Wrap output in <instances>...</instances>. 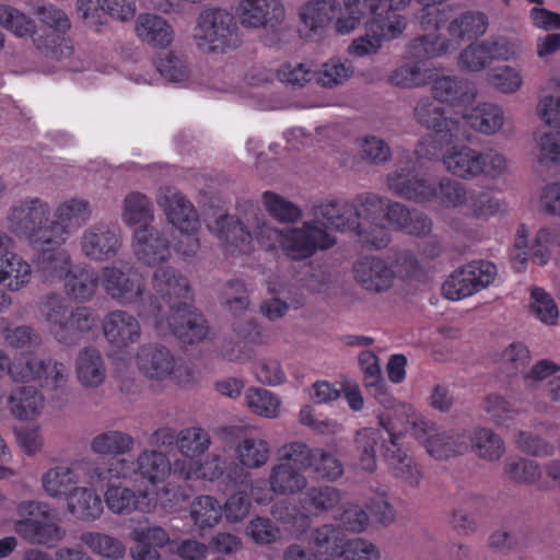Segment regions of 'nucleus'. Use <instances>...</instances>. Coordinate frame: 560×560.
<instances>
[{
  "label": "nucleus",
  "mask_w": 560,
  "mask_h": 560,
  "mask_svg": "<svg viewBox=\"0 0 560 560\" xmlns=\"http://www.w3.org/2000/svg\"><path fill=\"white\" fill-rule=\"evenodd\" d=\"M396 422H377V428H364L358 431L355 443L361 450L360 467L373 471L376 467V446L381 442V453L396 478L409 486L419 485L422 472L405 447L406 434L396 432Z\"/></svg>",
  "instance_id": "obj_1"
},
{
  "label": "nucleus",
  "mask_w": 560,
  "mask_h": 560,
  "mask_svg": "<svg viewBox=\"0 0 560 560\" xmlns=\"http://www.w3.org/2000/svg\"><path fill=\"white\" fill-rule=\"evenodd\" d=\"M7 222L10 232L25 237L35 249L65 242L62 228L51 218L49 203L39 197H27L13 203Z\"/></svg>",
  "instance_id": "obj_2"
},
{
  "label": "nucleus",
  "mask_w": 560,
  "mask_h": 560,
  "mask_svg": "<svg viewBox=\"0 0 560 560\" xmlns=\"http://www.w3.org/2000/svg\"><path fill=\"white\" fill-rule=\"evenodd\" d=\"M39 313L47 324L48 332L67 348L78 346L98 322L94 310L86 306L70 307L58 293H49L40 299Z\"/></svg>",
  "instance_id": "obj_3"
},
{
  "label": "nucleus",
  "mask_w": 560,
  "mask_h": 560,
  "mask_svg": "<svg viewBox=\"0 0 560 560\" xmlns=\"http://www.w3.org/2000/svg\"><path fill=\"white\" fill-rule=\"evenodd\" d=\"M135 471V463L117 459L109 467H97L91 474L96 483H107L104 494L107 508L115 514H129L132 511L150 512L155 506V500L148 492H135L128 488L112 486L114 480L127 478Z\"/></svg>",
  "instance_id": "obj_4"
},
{
  "label": "nucleus",
  "mask_w": 560,
  "mask_h": 560,
  "mask_svg": "<svg viewBox=\"0 0 560 560\" xmlns=\"http://www.w3.org/2000/svg\"><path fill=\"white\" fill-rule=\"evenodd\" d=\"M237 31L233 14L223 9H206L198 15L194 38L200 49L225 52L241 45Z\"/></svg>",
  "instance_id": "obj_5"
},
{
  "label": "nucleus",
  "mask_w": 560,
  "mask_h": 560,
  "mask_svg": "<svg viewBox=\"0 0 560 560\" xmlns=\"http://www.w3.org/2000/svg\"><path fill=\"white\" fill-rule=\"evenodd\" d=\"M443 163L448 172L460 178H474L480 175L498 177L506 172L504 155L493 150L481 152L468 145L453 147L444 156Z\"/></svg>",
  "instance_id": "obj_6"
},
{
  "label": "nucleus",
  "mask_w": 560,
  "mask_h": 560,
  "mask_svg": "<svg viewBox=\"0 0 560 560\" xmlns=\"http://www.w3.org/2000/svg\"><path fill=\"white\" fill-rule=\"evenodd\" d=\"M136 362L139 371L150 380L172 378L179 385L192 381L191 370L185 364L177 363L174 354L159 343L142 346L137 353Z\"/></svg>",
  "instance_id": "obj_7"
},
{
  "label": "nucleus",
  "mask_w": 560,
  "mask_h": 560,
  "mask_svg": "<svg viewBox=\"0 0 560 560\" xmlns=\"http://www.w3.org/2000/svg\"><path fill=\"white\" fill-rule=\"evenodd\" d=\"M21 520L14 528L25 540L32 544L45 545L62 538V529L52 521L48 505L36 501H25L19 505Z\"/></svg>",
  "instance_id": "obj_8"
},
{
  "label": "nucleus",
  "mask_w": 560,
  "mask_h": 560,
  "mask_svg": "<svg viewBox=\"0 0 560 560\" xmlns=\"http://www.w3.org/2000/svg\"><path fill=\"white\" fill-rule=\"evenodd\" d=\"M497 275L495 266L486 260L471 261L455 270L442 285L448 300H462L488 287Z\"/></svg>",
  "instance_id": "obj_9"
},
{
  "label": "nucleus",
  "mask_w": 560,
  "mask_h": 560,
  "mask_svg": "<svg viewBox=\"0 0 560 560\" xmlns=\"http://www.w3.org/2000/svg\"><path fill=\"white\" fill-rule=\"evenodd\" d=\"M122 245L120 229L104 221L96 222L85 229L80 240L82 253L95 261L114 258Z\"/></svg>",
  "instance_id": "obj_10"
},
{
  "label": "nucleus",
  "mask_w": 560,
  "mask_h": 560,
  "mask_svg": "<svg viewBox=\"0 0 560 560\" xmlns=\"http://www.w3.org/2000/svg\"><path fill=\"white\" fill-rule=\"evenodd\" d=\"M155 201L163 210L167 222L180 233L197 232L200 226L197 210L175 187H160L155 195Z\"/></svg>",
  "instance_id": "obj_11"
},
{
  "label": "nucleus",
  "mask_w": 560,
  "mask_h": 560,
  "mask_svg": "<svg viewBox=\"0 0 560 560\" xmlns=\"http://www.w3.org/2000/svg\"><path fill=\"white\" fill-rule=\"evenodd\" d=\"M268 482L270 489L267 490L265 481H258L252 487V494L258 504H266L272 500V493L281 495L295 494L306 487V478L299 469L293 468L292 464L281 462L275 465L269 474Z\"/></svg>",
  "instance_id": "obj_12"
},
{
  "label": "nucleus",
  "mask_w": 560,
  "mask_h": 560,
  "mask_svg": "<svg viewBox=\"0 0 560 560\" xmlns=\"http://www.w3.org/2000/svg\"><path fill=\"white\" fill-rule=\"evenodd\" d=\"M411 434L424 446L429 455L438 460H446L468 450L467 439L463 434L448 435L445 432L431 433V422H405Z\"/></svg>",
  "instance_id": "obj_13"
},
{
  "label": "nucleus",
  "mask_w": 560,
  "mask_h": 560,
  "mask_svg": "<svg viewBox=\"0 0 560 560\" xmlns=\"http://www.w3.org/2000/svg\"><path fill=\"white\" fill-rule=\"evenodd\" d=\"M152 288L170 311L191 303L192 295L188 279L173 267L158 268L152 276Z\"/></svg>",
  "instance_id": "obj_14"
},
{
  "label": "nucleus",
  "mask_w": 560,
  "mask_h": 560,
  "mask_svg": "<svg viewBox=\"0 0 560 560\" xmlns=\"http://www.w3.org/2000/svg\"><path fill=\"white\" fill-rule=\"evenodd\" d=\"M335 244L324 229L315 224L305 223L303 229L292 230L285 234L281 246L293 260L311 257L317 249H328Z\"/></svg>",
  "instance_id": "obj_15"
},
{
  "label": "nucleus",
  "mask_w": 560,
  "mask_h": 560,
  "mask_svg": "<svg viewBox=\"0 0 560 560\" xmlns=\"http://www.w3.org/2000/svg\"><path fill=\"white\" fill-rule=\"evenodd\" d=\"M133 253L147 266H158L171 257V243L156 228L149 226L133 231Z\"/></svg>",
  "instance_id": "obj_16"
},
{
  "label": "nucleus",
  "mask_w": 560,
  "mask_h": 560,
  "mask_svg": "<svg viewBox=\"0 0 560 560\" xmlns=\"http://www.w3.org/2000/svg\"><path fill=\"white\" fill-rule=\"evenodd\" d=\"M252 214L248 208L242 218L233 214H222L211 228L219 240L242 254L250 252L252 244Z\"/></svg>",
  "instance_id": "obj_17"
},
{
  "label": "nucleus",
  "mask_w": 560,
  "mask_h": 560,
  "mask_svg": "<svg viewBox=\"0 0 560 560\" xmlns=\"http://www.w3.org/2000/svg\"><path fill=\"white\" fill-rule=\"evenodd\" d=\"M237 14L241 24L248 28H275L285 18L284 7L279 0H242Z\"/></svg>",
  "instance_id": "obj_18"
},
{
  "label": "nucleus",
  "mask_w": 560,
  "mask_h": 560,
  "mask_svg": "<svg viewBox=\"0 0 560 560\" xmlns=\"http://www.w3.org/2000/svg\"><path fill=\"white\" fill-rule=\"evenodd\" d=\"M413 114L416 120L424 128L435 132L440 140L445 143L453 142L458 136V121L445 116L443 107L436 100L429 97L417 102Z\"/></svg>",
  "instance_id": "obj_19"
},
{
  "label": "nucleus",
  "mask_w": 560,
  "mask_h": 560,
  "mask_svg": "<svg viewBox=\"0 0 560 560\" xmlns=\"http://www.w3.org/2000/svg\"><path fill=\"white\" fill-rule=\"evenodd\" d=\"M168 326L172 334L186 345L201 342L209 334L206 318L191 308V303L171 311Z\"/></svg>",
  "instance_id": "obj_20"
},
{
  "label": "nucleus",
  "mask_w": 560,
  "mask_h": 560,
  "mask_svg": "<svg viewBox=\"0 0 560 560\" xmlns=\"http://www.w3.org/2000/svg\"><path fill=\"white\" fill-rule=\"evenodd\" d=\"M106 340L118 349L139 341L141 327L138 319L126 311L117 310L107 314L103 322Z\"/></svg>",
  "instance_id": "obj_21"
},
{
  "label": "nucleus",
  "mask_w": 560,
  "mask_h": 560,
  "mask_svg": "<svg viewBox=\"0 0 560 560\" xmlns=\"http://www.w3.org/2000/svg\"><path fill=\"white\" fill-rule=\"evenodd\" d=\"M102 281L106 293L122 304L137 302L144 291L137 275L125 272L114 266L103 268Z\"/></svg>",
  "instance_id": "obj_22"
},
{
  "label": "nucleus",
  "mask_w": 560,
  "mask_h": 560,
  "mask_svg": "<svg viewBox=\"0 0 560 560\" xmlns=\"http://www.w3.org/2000/svg\"><path fill=\"white\" fill-rule=\"evenodd\" d=\"M353 272L362 288L376 293L387 291L395 279L394 269L377 257H363L354 264Z\"/></svg>",
  "instance_id": "obj_23"
},
{
  "label": "nucleus",
  "mask_w": 560,
  "mask_h": 560,
  "mask_svg": "<svg viewBox=\"0 0 560 560\" xmlns=\"http://www.w3.org/2000/svg\"><path fill=\"white\" fill-rule=\"evenodd\" d=\"M389 189L397 196L424 202L436 194V187L413 174L410 167H400L387 176Z\"/></svg>",
  "instance_id": "obj_24"
},
{
  "label": "nucleus",
  "mask_w": 560,
  "mask_h": 560,
  "mask_svg": "<svg viewBox=\"0 0 560 560\" xmlns=\"http://www.w3.org/2000/svg\"><path fill=\"white\" fill-rule=\"evenodd\" d=\"M509 49L504 38H489L470 44L459 55V65L470 71H480L494 59L505 58Z\"/></svg>",
  "instance_id": "obj_25"
},
{
  "label": "nucleus",
  "mask_w": 560,
  "mask_h": 560,
  "mask_svg": "<svg viewBox=\"0 0 560 560\" xmlns=\"http://www.w3.org/2000/svg\"><path fill=\"white\" fill-rule=\"evenodd\" d=\"M38 254L34 259L35 272L44 282H56L65 279L71 269V259L69 254L56 246L39 247Z\"/></svg>",
  "instance_id": "obj_26"
},
{
  "label": "nucleus",
  "mask_w": 560,
  "mask_h": 560,
  "mask_svg": "<svg viewBox=\"0 0 560 560\" xmlns=\"http://www.w3.org/2000/svg\"><path fill=\"white\" fill-rule=\"evenodd\" d=\"M154 206L152 200L143 192L129 191L121 202V220L129 226L144 229L152 226L154 221Z\"/></svg>",
  "instance_id": "obj_27"
},
{
  "label": "nucleus",
  "mask_w": 560,
  "mask_h": 560,
  "mask_svg": "<svg viewBox=\"0 0 560 560\" xmlns=\"http://www.w3.org/2000/svg\"><path fill=\"white\" fill-rule=\"evenodd\" d=\"M432 93L436 101L451 105H466L476 96L475 86L457 77H440L433 81Z\"/></svg>",
  "instance_id": "obj_28"
},
{
  "label": "nucleus",
  "mask_w": 560,
  "mask_h": 560,
  "mask_svg": "<svg viewBox=\"0 0 560 560\" xmlns=\"http://www.w3.org/2000/svg\"><path fill=\"white\" fill-rule=\"evenodd\" d=\"M225 469V460L218 455L199 459H176L173 464V474L184 480L203 479L213 481L219 479Z\"/></svg>",
  "instance_id": "obj_29"
},
{
  "label": "nucleus",
  "mask_w": 560,
  "mask_h": 560,
  "mask_svg": "<svg viewBox=\"0 0 560 560\" xmlns=\"http://www.w3.org/2000/svg\"><path fill=\"white\" fill-rule=\"evenodd\" d=\"M63 280L65 293L74 302L90 301L98 287L96 272L88 267L75 266L71 268Z\"/></svg>",
  "instance_id": "obj_30"
},
{
  "label": "nucleus",
  "mask_w": 560,
  "mask_h": 560,
  "mask_svg": "<svg viewBox=\"0 0 560 560\" xmlns=\"http://www.w3.org/2000/svg\"><path fill=\"white\" fill-rule=\"evenodd\" d=\"M79 482L75 471L66 466H56L42 476V487L45 493L55 499H68Z\"/></svg>",
  "instance_id": "obj_31"
},
{
  "label": "nucleus",
  "mask_w": 560,
  "mask_h": 560,
  "mask_svg": "<svg viewBox=\"0 0 560 560\" xmlns=\"http://www.w3.org/2000/svg\"><path fill=\"white\" fill-rule=\"evenodd\" d=\"M92 217L93 206L90 200L81 197H71L57 206L54 220L59 222L63 234L66 226H84Z\"/></svg>",
  "instance_id": "obj_32"
},
{
  "label": "nucleus",
  "mask_w": 560,
  "mask_h": 560,
  "mask_svg": "<svg viewBox=\"0 0 560 560\" xmlns=\"http://www.w3.org/2000/svg\"><path fill=\"white\" fill-rule=\"evenodd\" d=\"M44 404V396L34 386H22L9 397L11 413L19 420L38 417Z\"/></svg>",
  "instance_id": "obj_33"
},
{
  "label": "nucleus",
  "mask_w": 560,
  "mask_h": 560,
  "mask_svg": "<svg viewBox=\"0 0 560 560\" xmlns=\"http://www.w3.org/2000/svg\"><path fill=\"white\" fill-rule=\"evenodd\" d=\"M136 32L142 40L152 46L166 47L173 40L172 26L155 14L139 15Z\"/></svg>",
  "instance_id": "obj_34"
},
{
  "label": "nucleus",
  "mask_w": 560,
  "mask_h": 560,
  "mask_svg": "<svg viewBox=\"0 0 560 560\" xmlns=\"http://www.w3.org/2000/svg\"><path fill=\"white\" fill-rule=\"evenodd\" d=\"M31 276V266L18 254L10 252L0 257V284H5L10 291L25 287Z\"/></svg>",
  "instance_id": "obj_35"
},
{
  "label": "nucleus",
  "mask_w": 560,
  "mask_h": 560,
  "mask_svg": "<svg viewBox=\"0 0 560 560\" xmlns=\"http://www.w3.org/2000/svg\"><path fill=\"white\" fill-rule=\"evenodd\" d=\"M77 374L83 386L96 387L105 380V366L100 351L88 347L77 358Z\"/></svg>",
  "instance_id": "obj_36"
},
{
  "label": "nucleus",
  "mask_w": 560,
  "mask_h": 560,
  "mask_svg": "<svg viewBox=\"0 0 560 560\" xmlns=\"http://www.w3.org/2000/svg\"><path fill=\"white\" fill-rule=\"evenodd\" d=\"M67 504L69 512L82 521L96 520L103 512L101 497L85 487L75 488L68 497Z\"/></svg>",
  "instance_id": "obj_37"
},
{
  "label": "nucleus",
  "mask_w": 560,
  "mask_h": 560,
  "mask_svg": "<svg viewBox=\"0 0 560 560\" xmlns=\"http://www.w3.org/2000/svg\"><path fill=\"white\" fill-rule=\"evenodd\" d=\"M347 540L345 532L331 524L317 527L311 537V542L316 548L317 555L327 558L340 557Z\"/></svg>",
  "instance_id": "obj_38"
},
{
  "label": "nucleus",
  "mask_w": 560,
  "mask_h": 560,
  "mask_svg": "<svg viewBox=\"0 0 560 560\" xmlns=\"http://www.w3.org/2000/svg\"><path fill=\"white\" fill-rule=\"evenodd\" d=\"M467 439L468 447L481 458L494 462L501 458L505 451L502 439L488 429H478L472 434H463Z\"/></svg>",
  "instance_id": "obj_39"
},
{
  "label": "nucleus",
  "mask_w": 560,
  "mask_h": 560,
  "mask_svg": "<svg viewBox=\"0 0 560 560\" xmlns=\"http://www.w3.org/2000/svg\"><path fill=\"white\" fill-rule=\"evenodd\" d=\"M488 27V19L481 12H465L448 25L450 35L459 40H471L483 35Z\"/></svg>",
  "instance_id": "obj_40"
},
{
  "label": "nucleus",
  "mask_w": 560,
  "mask_h": 560,
  "mask_svg": "<svg viewBox=\"0 0 560 560\" xmlns=\"http://www.w3.org/2000/svg\"><path fill=\"white\" fill-rule=\"evenodd\" d=\"M338 8L337 0H316L301 8L300 19L305 27L315 32L326 26L335 18Z\"/></svg>",
  "instance_id": "obj_41"
},
{
  "label": "nucleus",
  "mask_w": 560,
  "mask_h": 560,
  "mask_svg": "<svg viewBox=\"0 0 560 560\" xmlns=\"http://www.w3.org/2000/svg\"><path fill=\"white\" fill-rule=\"evenodd\" d=\"M223 508L211 495H199L190 504V516L199 529L212 528L221 521Z\"/></svg>",
  "instance_id": "obj_42"
},
{
  "label": "nucleus",
  "mask_w": 560,
  "mask_h": 560,
  "mask_svg": "<svg viewBox=\"0 0 560 560\" xmlns=\"http://www.w3.org/2000/svg\"><path fill=\"white\" fill-rule=\"evenodd\" d=\"M464 118L471 128L486 135H491L499 130L504 120L502 109L489 103L474 108Z\"/></svg>",
  "instance_id": "obj_43"
},
{
  "label": "nucleus",
  "mask_w": 560,
  "mask_h": 560,
  "mask_svg": "<svg viewBox=\"0 0 560 560\" xmlns=\"http://www.w3.org/2000/svg\"><path fill=\"white\" fill-rule=\"evenodd\" d=\"M137 471L140 476L155 485L165 479L172 471L170 460L161 452L144 451L137 459Z\"/></svg>",
  "instance_id": "obj_44"
},
{
  "label": "nucleus",
  "mask_w": 560,
  "mask_h": 560,
  "mask_svg": "<svg viewBox=\"0 0 560 560\" xmlns=\"http://www.w3.org/2000/svg\"><path fill=\"white\" fill-rule=\"evenodd\" d=\"M370 22H366V26L370 33L374 34L382 40H392L402 34L406 28V20L402 15L396 13V11L388 10L386 15L377 13L373 14Z\"/></svg>",
  "instance_id": "obj_45"
},
{
  "label": "nucleus",
  "mask_w": 560,
  "mask_h": 560,
  "mask_svg": "<svg viewBox=\"0 0 560 560\" xmlns=\"http://www.w3.org/2000/svg\"><path fill=\"white\" fill-rule=\"evenodd\" d=\"M341 500L340 491L330 486L312 487L300 499L304 510L326 512L332 510Z\"/></svg>",
  "instance_id": "obj_46"
},
{
  "label": "nucleus",
  "mask_w": 560,
  "mask_h": 560,
  "mask_svg": "<svg viewBox=\"0 0 560 560\" xmlns=\"http://www.w3.org/2000/svg\"><path fill=\"white\" fill-rule=\"evenodd\" d=\"M245 399L248 408L258 417L272 419L280 416V398L265 388H248Z\"/></svg>",
  "instance_id": "obj_47"
},
{
  "label": "nucleus",
  "mask_w": 560,
  "mask_h": 560,
  "mask_svg": "<svg viewBox=\"0 0 560 560\" xmlns=\"http://www.w3.org/2000/svg\"><path fill=\"white\" fill-rule=\"evenodd\" d=\"M271 514L295 535L305 534L312 524V518L307 513L287 502L276 503L271 509Z\"/></svg>",
  "instance_id": "obj_48"
},
{
  "label": "nucleus",
  "mask_w": 560,
  "mask_h": 560,
  "mask_svg": "<svg viewBox=\"0 0 560 560\" xmlns=\"http://www.w3.org/2000/svg\"><path fill=\"white\" fill-rule=\"evenodd\" d=\"M91 446L100 455H122L132 448L133 439L119 431H108L96 435Z\"/></svg>",
  "instance_id": "obj_49"
},
{
  "label": "nucleus",
  "mask_w": 560,
  "mask_h": 560,
  "mask_svg": "<svg viewBox=\"0 0 560 560\" xmlns=\"http://www.w3.org/2000/svg\"><path fill=\"white\" fill-rule=\"evenodd\" d=\"M209 433L201 428H189L178 434L177 448L183 459H197L210 446Z\"/></svg>",
  "instance_id": "obj_50"
},
{
  "label": "nucleus",
  "mask_w": 560,
  "mask_h": 560,
  "mask_svg": "<svg viewBox=\"0 0 560 560\" xmlns=\"http://www.w3.org/2000/svg\"><path fill=\"white\" fill-rule=\"evenodd\" d=\"M156 69L166 81L173 83L185 82L190 75L187 59L175 51H167L160 56L156 61Z\"/></svg>",
  "instance_id": "obj_51"
},
{
  "label": "nucleus",
  "mask_w": 560,
  "mask_h": 560,
  "mask_svg": "<svg viewBox=\"0 0 560 560\" xmlns=\"http://www.w3.org/2000/svg\"><path fill=\"white\" fill-rule=\"evenodd\" d=\"M262 203L270 217L282 223H294L302 215L296 205L272 191L262 194Z\"/></svg>",
  "instance_id": "obj_52"
},
{
  "label": "nucleus",
  "mask_w": 560,
  "mask_h": 560,
  "mask_svg": "<svg viewBox=\"0 0 560 560\" xmlns=\"http://www.w3.org/2000/svg\"><path fill=\"white\" fill-rule=\"evenodd\" d=\"M317 450L310 448L302 442H291L280 447L279 458L281 462L292 464L293 468L304 474L315 465Z\"/></svg>",
  "instance_id": "obj_53"
},
{
  "label": "nucleus",
  "mask_w": 560,
  "mask_h": 560,
  "mask_svg": "<svg viewBox=\"0 0 560 560\" xmlns=\"http://www.w3.org/2000/svg\"><path fill=\"white\" fill-rule=\"evenodd\" d=\"M81 541L94 553L106 558L118 559L126 552V548L119 539L102 533H83Z\"/></svg>",
  "instance_id": "obj_54"
},
{
  "label": "nucleus",
  "mask_w": 560,
  "mask_h": 560,
  "mask_svg": "<svg viewBox=\"0 0 560 560\" xmlns=\"http://www.w3.org/2000/svg\"><path fill=\"white\" fill-rule=\"evenodd\" d=\"M359 363L364 373L365 386L374 389V395L382 404H385L389 398L383 390L384 380L381 375L378 358L372 351H362L359 354Z\"/></svg>",
  "instance_id": "obj_55"
},
{
  "label": "nucleus",
  "mask_w": 560,
  "mask_h": 560,
  "mask_svg": "<svg viewBox=\"0 0 560 560\" xmlns=\"http://www.w3.org/2000/svg\"><path fill=\"white\" fill-rule=\"evenodd\" d=\"M346 14L340 16L336 24L338 34H349L355 30L361 21L374 11L365 0H343Z\"/></svg>",
  "instance_id": "obj_56"
},
{
  "label": "nucleus",
  "mask_w": 560,
  "mask_h": 560,
  "mask_svg": "<svg viewBox=\"0 0 560 560\" xmlns=\"http://www.w3.org/2000/svg\"><path fill=\"white\" fill-rule=\"evenodd\" d=\"M353 74L352 65L340 59H330L320 70L316 71V82L324 88H335L342 84Z\"/></svg>",
  "instance_id": "obj_57"
},
{
  "label": "nucleus",
  "mask_w": 560,
  "mask_h": 560,
  "mask_svg": "<svg viewBox=\"0 0 560 560\" xmlns=\"http://www.w3.org/2000/svg\"><path fill=\"white\" fill-rule=\"evenodd\" d=\"M0 24L18 37L35 34L34 21L11 5L0 4Z\"/></svg>",
  "instance_id": "obj_58"
},
{
  "label": "nucleus",
  "mask_w": 560,
  "mask_h": 560,
  "mask_svg": "<svg viewBox=\"0 0 560 560\" xmlns=\"http://www.w3.org/2000/svg\"><path fill=\"white\" fill-rule=\"evenodd\" d=\"M360 221L363 223L382 224L385 221L388 199L375 194L360 195L357 198Z\"/></svg>",
  "instance_id": "obj_59"
},
{
  "label": "nucleus",
  "mask_w": 560,
  "mask_h": 560,
  "mask_svg": "<svg viewBox=\"0 0 560 560\" xmlns=\"http://www.w3.org/2000/svg\"><path fill=\"white\" fill-rule=\"evenodd\" d=\"M237 455L242 465L248 468H259L269 458V445L264 440L245 439L237 446Z\"/></svg>",
  "instance_id": "obj_60"
},
{
  "label": "nucleus",
  "mask_w": 560,
  "mask_h": 560,
  "mask_svg": "<svg viewBox=\"0 0 560 560\" xmlns=\"http://www.w3.org/2000/svg\"><path fill=\"white\" fill-rule=\"evenodd\" d=\"M244 207L248 208L252 214V238L255 237L261 245L268 248H273L277 244L281 245L285 234L281 230L260 221L257 217L258 208L253 202L246 201Z\"/></svg>",
  "instance_id": "obj_61"
},
{
  "label": "nucleus",
  "mask_w": 560,
  "mask_h": 560,
  "mask_svg": "<svg viewBox=\"0 0 560 560\" xmlns=\"http://www.w3.org/2000/svg\"><path fill=\"white\" fill-rule=\"evenodd\" d=\"M36 50L46 58L62 60L72 55V47L55 33L38 35L33 38Z\"/></svg>",
  "instance_id": "obj_62"
},
{
  "label": "nucleus",
  "mask_w": 560,
  "mask_h": 560,
  "mask_svg": "<svg viewBox=\"0 0 560 560\" xmlns=\"http://www.w3.org/2000/svg\"><path fill=\"white\" fill-rule=\"evenodd\" d=\"M505 474L512 481L530 485L540 478L541 470L534 460L509 458L505 465Z\"/></svg>",
  "instance_id": "obj_63"
},
{
  "label": "nucleus",
  "mask_w": 560,
  "mask_h": 560,
  "mask_svg": "<svg viewBox=\"0 0 560 560\" xmlns=\"http://www.w3.org/2000/svg\"><path fill=\"white\" fill-rule=\"evenodd\" d=\"M360 156L370 164L383 165L390 161L392 150L383 139L368 136L361 143Z\"/></svg>",
  "instance_id": "obj_64"
}]
</instances>
